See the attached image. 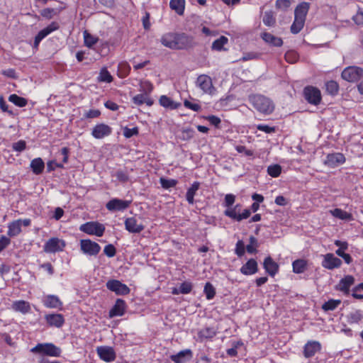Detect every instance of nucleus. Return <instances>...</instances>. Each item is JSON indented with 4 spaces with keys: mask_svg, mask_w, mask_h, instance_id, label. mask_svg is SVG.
Instances as JSON below:
<instances>
[{
    "mask_svg": "<svg viewBox=\"0 0 363 363\" xmlns=\"http://www.w3.org/2000/svg\"><path fill=\"white\" fill-rule=\"evenodd\" d=\"M228 39L225 36H221L218 39L216 40L212 44V49L220 51L223 49V46L227 44Z\"/></svg>",
    "mask_w": 363,
    "mask_h": 363,
    "instance_id": "nucleus-45",
    "label": "nucleus"
},
{
    "mask_svg": "<svg viewBox=\"0 0 363 363\" xmlns=\"http://www.w3.org/2000/svg\"><path fill=\"white\" fill-rule=\"evenodd\" d=\"M30 168L35 174H40L43 172L45 163L40 157L33 159L30 162Z\"/></svg>",
    "mask_w": 363,
    "mask_h": 363,
    "instance_id": "nucleus-34",
    "label": "nucleus"
},
{
    "mask_svg": "<svg viewBox=\"0 0 363 363\" xmlns=\"http://www.w3.org/2000/svg\"><path fill=\"white\" fill-rule=\"evenodd\" d=\"M258 247L257 240L253 237H250V244L246 246V250L248 253L253 254L257 252L256 248Z\"/></svg>",
    "mask_w": 363,
    "mask_h": 363,
    "instance_id": "nucleus-52",
    "label": "nucleus"
},
{
    "mask_svg": "<svg viewBox=\"0 0 363 363\" xmlns=\"http://www.w3.org/2000/svg\"><path fill=\"white\" fill-rule=\"evenodd\" d=\"M80 250L88 256H96L101 251V246L90 239H82L80 240Z\"/></svg>",
    "mask_w": 363,
    "mask_h": 363,
    "instance_id": "nucleus-5",
    "label": "nucleus"
},
{
    "mask_svg": "<svg viewBox=\"0 0 363 363\" xmlns=\"http://www.w3.org/2000/svg\"><path fill=\"white\" fill-rule=\"evenodd\" d=\"M114 176L117 178V179L121 182H126L129 179V176L128 173L123 170H118L117 171Z\"/></svg>",
    "mask_w": 363,
    "mask_h": 363,
    "instance_id": "nucleus-55",
    "label": "nucleus"
},
{
    "mask_svg": "<svg viewBox=\"0 0 363 363\" xmlns=\"http://www.w3.org/2000/svg\"><path fill=\"white\" fill-rule=\"evenodd\" d=\"M133 102L138 106H141L143 104H145L147 106H150L153 104V101L149 97V96L143 93L133 96Z\"/></svg>",
    "mask_w": 363,
    "mask_h": 363,
    "instance_id": "nucleus-33",
    "label": "nucleus"
},
{
    "mask_svg": "<svg viewBox=\"0 0 363 363\" xmlns=\"http://www.w3.org/2000/svg\"><path fill=\"white\" fill-rule=\"evenodd\" d=\"M354 284V278L352 275H347L340 280L335 286V289L341 291L345 295H348L350 289Z\"/></svg>",
    "mask_w": 363,
    "mask_h": 363,
    "instance_id": "nucleus-19",
    "label": "nucleus"
},
{
    "mask_svg": "<svg viewBox=\"0 0 363 363\" xmlns=\"http://www.w3.org/2000/svg\"><path fill=\"white\" fill-rule=\"evenodd\" d=\"M194 135V130L191 128H184L181 130V139L183 140H189Z\"/></svg>",
    "mask_w": 363,
    "mask_h": 363,
    "instance_id": "nucleus-51",
    "label": "nucleus"
},
{
    "mask_svg": "<svg viewBox=\"0 0 363 363\" xmlns=\"http://www.w3.org/2000/svg\"><path fill=\"white\" fill-rule=\"evenodd\" d=\"M340 300L330 299L323 303L322 308L325 311H333L340 304Z\"/></svg>",
    "mask_w": 363,
    "mask_h": 363,
    "instance_id": "nucleus-46",
    "label": "nucleus"
},
{
    "mask_svg": "<svg viewBox=\"0 0 363 363\" xmlns=\"http://www.w3.org/2000/svg\"><path fill=\"white\" fill-rule=\"evenodd\" d=\"M184 105L186 108H189L194 111H199L201 110V106L196 103H192L188 100H185Z\"/></svg>",
    "mask_w": 363,
    "mask_h": 363,
    "instance_id": "nucleus-62",
    "label": "nucleus"
},
{
    "mask_svg": "<svg viewBox=\"0 0 363 363\" xmlns=\"http://www.w3.org/2000/svg\"><path fill=\"white\" fill-rule=\"evenodd\" d=\"M326 91L331 95H335L338 92L339 86L335 81H329L325 84Z\"/></svg>",
    "mask_w": 363,
    "mask_h": 363,
    "instance_id": "nucleus-48",
    "label": "nucleus"
},
{
    "mask_svg": "<svg viewBox=\"0 0 363 363\" xmlns=\"http://www.w3.org/2000/svg\"><path fill=\"white\" fill-rule=\"evenodd\" d=\"M59 28V24L57 22H52L46 28L41 30L35 38L34 47L38 48L40 41L52 32Z\"/></svg>",
    "mask_w": 363,
    "mask_h": 363,
    "instance_id": "nucleus-20",
    "label": "nucleus"
},
{
    "mask_svg": "<svg viewBox=\"0 0 363 363\" xmlns=\"http://www.w3.org/2000/svg\"><path fill=\"white\" fill-rule=\"evenodd\" d=\"M235 253L238 257H242L245 254V245L242 240H238L235 246Z\"/></svg>",
    "mask_w": 363,
    "mask_h": 363,
    "instance_id": "nucleus-60",
    "label": "nucleus"
},
{
    "mask_svg": "<svg viewBox=\"0 0 363 363\" xmlns=\"http://www.w3.org/2000/svg\"><path fill=\"white\" fill-rule=\"evenodd\" d=\"M104 252L107 257H113L115 256L116 253V250L113 245L108 244L105 246L104 249Z\"/></svg>",
    "mask_w": 363,
    "mask_h": 363,
    "instance_id": "nucleus-57",
    "label": "nucleus"
},
{
    "mask_svg": "<svg viewBox=\"0 0 363 363\" xmlns=\"http://www.w3.org/2000/svg\"><path fill=\"white\" fill-rule=\"evenodd\" d=\"M224 214L236 221H241L250 217L251 211L249 209H245L242 213H240L239 206L236 205L233 208H228L225 211Z\"/></svg>",
    "mask_w": 363,
    "mask_h": 363,
    "instance_id": "nucleus-11",
    "label": "nucleus"
},
{
    "mask_svg": "<svg viewBox=\"0 0 363 363\" xmlns=\"http://www.w3.org/2000/svg\"><path fill=\"white\" fill-rule=\"evenodd\" d=\"M193 288V285L189 281H184L179 286V292H181L182 294H189Z\"/></svg>",
    "mask_w": 363,
    "mask_h": 363,
    "instance_id": "nucleus-54",
    "label": "nucleus"
},
{
    "mask_svg": "<svg viewBox=\"0 0 363 363\" xmlns=\"http://www.w3.org/2000/svg\"><path fill=\"white\" fill-rule=\"evenodd\" d=\"M96 352L101 359L106 362H111L116 359V352L111 347L100 346L96 348Z\"/></svg>",
    "mask_w": 363,
    "mask_h": 363,
    "instance_id": "nucleus-18",
    "label": "nucleus"
},
{
    "mask_svg": "<svg viewBox=\"0 0 363 363\" xmlns=\"http://www.w3.org/2000/svg\"><path fill=\"white\" fill-rule=\"evenodd\" d=\"M97 79L100 82L111 83L113 81V77L106 68L101 69Z\"/></svg>",
    "mask_w": 363,
    "mask_h": 363,
    "instance_id": "nucleus-42",
    "label": "nucleus"
},
{
    "mask_svg": "<svg viewBox=\"0 0 363 363\" xmlns=\"http://www.w3.org/2000/svg\"><path fill=\"white\" fill-rule=\"evenodd\" d=\"M187 354L190 357L191 356V351L190 350H182L176 354H172L170 356V359L175 363H183Z\"/></svg>",
    "mask_w": 363,
    "mask_h": 363,
    "instance_id": "nucleus-38",
    "label": "nucleus"
},
{
    "mask_svg": "<svg viewBox=\"0 0 363 363\" xmlns=\"http://www.w3.org/2000/svg\"><path fill=\"white\" fill-rule=\"evenodd\" d=\"M218 333V329L213 326H207L199 330L197 333V341L203 342L208 340H212Z\"/></svg>",
    "mask_w": 363,
    "mask_h": 363,
    "instance_id": "nucleus-17",
    "label": "nucleus"
},
{
    "mask_svg": "<svg viewBox=\"0 0 363 363\" xmlns=\"http://www.w3.org/2000/svg\"><path fill=\"white\" fill-rule=\"evenodd\" d=\"M161 44L172 50H186L194 45L193 38L184 33L168 32L160 38Z\"/></svg>",
    "mask_w": 363,
    "mask_h": 363,
    "instance_id": "nucleus-1",
    "label": "nucleus"
},
{
    "mask_svg": "<svg viewBox=\"0 0 363 363\" xmlns=\"http://www.w3.org/2000/svg\"><path fill=\"white\" fill-rule=\"evenodd\" d=\"M44 319L48 327L61 328L65 322V317L61 313H50L44 315Z\"/></svg>",
    "mask_w": 363,
    "mask_h": 363,
    "instance_id": "nucleus-9",
    "label": "nucleus"
},
{
    "mask_svg": "<svg viewBox=\"0 0 363 363\" xmlns=\"http://www.w3.org/2000/svg\"><path fill=\"white\" fill-rule=\"evenodd\" d=\"M291 2L290 0H277L276 7L279 9L286 11L290 7Z\"/></svg>",
    "mask_w": 363,
    "mask_h": 363,
    "instance_id": "nucleus-56",
    "label": "nucleus"
},
{
    "mask_svg": "<svg viewBox=\"0 0 363 363\" xmlns=\"http://www.w3.org/2000/svg\"><path fill=\"white\" fill-rule=\"evenodd\" d=\"M84 45L91 48L94 46L98 41L99 38L90 34L87 30H84L83 32Z\"/></svg>",
    "mask_w": 363,
    "mask_h": 363,
    "instance_id": "nucleus-39",
    "label": "nucleus"
},
{
    "mask_svg": "<svg viewBox=\"0 0 363 363\" xmlns=\"http://www.w3.org/2000/svg\"><path fill=\"white\" fill-rule=\"evenodd\" d=\"M330 213L335 218L344 220H350L352 219V215L340 208H335L330 211Z\"/></svg>",
    "mask_w": 363,
    "mask_h": 363,
    "instance_id": "nucleus-36",
    "label": "nucleus"
},
{
    "mask_svg": "<svg viewBox=\"0 0 363 363\" xmlns=\"http://www.w3.org/2000/svg\"><path fill=\"white\" fill-rule=\"evenodd\" d=\"M306 100L311 104L318 105L321 101V94L318 89L306 86L303 91Z\"/></svg>",
    "mask_w": 363,
    "mask_h": 363,
    "instance_id": "nucleus-10",
    "label": "nucleus"
},
{
    "mask_svg": "<svg viewBox=\"0 0 363 363\" xmlns=\"http://www.w3.org/2000/svg\"><path fill=\"white\" fill-rule=\"evenodd\" d=\"M40 14L43 17L50 19L56 14V11L54 9L46 8L41 11Z\"/></svg>",
    "mask_w": 363,
    "mask_h": 363,
    "instance_id": "nucleus-58",
    "label": "nucleus"
},
{
    "mask_svg": "<svg viewBox=\"0 0 363 363\" xmlns=\"http://www.w3.org/2000/svg\"><path fill=\"white\" fill-rule=\"evenodd\" d=\"M105 229L104 225L96 221L86 222L79 226L80 231L97 237H101L105 232Z\"/></svg>",
    "mask_w": 363,
    "mask_h": 363,
    "instance_id": "nucleus-4",
    "label": "nucleus"
},
{
    "mask_svg": "<svg viewBox=\"0 0 363 363\" xmlns=\"http://www.w3.org/2000/svg\"><path fill=\"white\" fill-rule=\"evenodd\" d=\"M261 37L265 43L272 45L281 47L283 45V40L281 38L276 37L269 33H262Z\"/></svg>",
    "mask_w": 363,
    "mask_h": 363,
    "instance_id": "nucleus-29",
    "label": "nucleus"
},
{
    "mask_svg": "<svg viewBox=\"0 0 363 363\" xmlns=\"http://www.w3.org/2000/svg\"><path fill=\"white\" fill-rule=\"evenodd\" d=\"M12 309L26 314L30 311V306L28 301L23 300L16 301L12 303Z\"/></svg>",
    "mask_w": 363,
    "mask_h": 363,
    "instance_id": "nucleus-30",
    "label": "nucleus"
},
{
    "mask_svg": "<svg viewBox=\"0 0 363 363\" xmlns=\"http://www.w3.org/2000/svg\"><path fill=\"white\" fill-rule=\"evenodd\" d=\"M131 203V201L120 199H112L106 204V208L110 211H122L127 209Z\"/></svg>",
    "mask_w": 363,
    "mask_h": 363,
    "instance_id": "nucleus-15",
    "label": "nucleus"
},
{
    "mask_svg": "<svg viewBox=\"0 0 363 363\" xmlns=\"http://www.w3.org/2000/svg\"><path fill=\"white\" fill-rule=\"evenodd\" d=\"M305 21H304L303 19H301V18H296L294 16V21L292 25L291 26V32L293 34L298 33L303 28Z\"/></svg>",
    "mask_w": 363,
    "mask_h": 363,
    "instance_id": "nucleus-41",
    "label": "nucleus"
},
{
    "mask_svg": "<svg viewBox=\"0 0 363 363\" xmlns=\"http://www.w3.org/2000/svg\"><path fill=\"white\" fill-rule=\"evenodd\" d=\"M199 186L200 183L199 182H194L187 189L186 199L189 204H193L194 203V196L199 190Z\"/></svg>",
    "mask_w": 363,
    "mask_h": 363,
    "instance_id": "nucleus-32",
    "label": "nucleus"
},
{
    "mask_svg": "<svg viewBox=\"0 0 363 363\" xmlns=\"http://www.w3.org/2000/svg\"><path fill=\"white\" fill-rule=\"evenodd\" d=\"M30 352L35 354L46 355L50 357H60L61 349L53 343H38L30 350Z\"/></svg>",
    "mask_w": 363,
    "mask_h": 363,
    "instance_id": "nucleus-3",
    "label": "nucleus"
},
{
    "mask_svg": "<svg viewBox=\"0 0 363 363\" xmlns=\"http://www.w3.org/2000/svg\"><path fill=\"white\" fill-rule=\"evenodd\" d=\"M292 267L295 274L303 273L307 268V261L303 259H296L292 262Z\"/></svg>",
    "mask_w": 363,
    "mask_h": 363,
    "instance_id": "nucleus-35",
    "label": "nucleus"
},
{
    "mask_svg": "<svg viewBox=\"0 0 363 363\" xmlns=\"http://www.w3.org/2000/svg\"><path fill=\"white\" fill-rule=\"evenodd\" d=\"M203 291L208 300H211L216 295L215 288L209 282L205 284Z\"/></svg>",
    "mask_w": 363,
    "mask_h": 363,
    "instance_id": "nucleus-49",
    "label": "nucleus"
},
{
    "mask_svg": "<svg viewBox=\"0 0 363 363\" xmlns=\"http://www.w3.org/2000/svg\"><path fill=\"white\" fill-rule=\"evenodd\" d=\"M159 101H160V104L162 106H163L166 108H169L171 110L177 109L180 106L179 103H177V102L173 101L171 98H169L165 95L161 96Z\"/></svg>",
    "mask_w": 363,
    "mask_h": 363,
    "instance_id": "nucleus-31",
    "label": "nucleus"
},
{
    "mask_svg": "<svg viewBox=\"0 0 363 363\" xmlns=\"http://www.w3.org/2000/svg\"><path fill=\"white\" fill-rule=\"evenodd\" d=\"M309 9V3L305 1L300 3L295 9L294 16L306 21V17Z\"/></svg>",
    "mask_w": 363,
    "mask_h": 363,
    "instance_id": "nucleus-28",
    "label": "nucleus"
},
{
    "mask_svg": "<svg viewBox=\"0 0 363 363\" xmlns=\"http://www.w3.org/2000/svg\"><path fill=\"white\" fill-rule=\"evenodd\" d=\"M126 310V303L125 301L121 298H118L116 301L114 306L109 311V318H113L116 316H122Z\"/></svg>",
    "mask_w": 363,
    "mask_h": 363,
    "instance_id": "nucleus-24",
    "label": "nucleus"
},
{
    "mask_svg": "<svg viewBox=\"0 0 363 363\" xmlns=\"http://www.w3.org/2000/svg\"><path fill=\"white\" fill-rule=\"evenodd\" d=\"M30 224L31 220L30 218L17 219L13 220L8 224L7 235L9 237H16L21 233L22 226L28 227L30 225Z\"/></svg>",
    "mask_w": 363,
    "mask_h": 363,
    "instance_id": "nucleus-6",
    "label": "nucleus"
},
{
    "mask_svg": "<svg viewBox=\"0 0 363 363\" xmlns=\"http://www.w3.org/2000/svg\"><path fill=\"white\" fill-rule=\"evenodd\" d=\"M169 6L179 15H182L184 11L185 0H170Z\"/></svg>",
    "mask_w": 363,
    "mask_h": 363,
    "instance_id": "nucleus-37",
    "label": "nucleus"
},
{
    "mask_svg": "<svg viewBox=\"0 0 363 363\" xmlns=\"http://www.w3.org/2000/svg\"><path fill=\"white\" fill-rule=\"evenodd\" d=\"M362 75L363 69L355 66L345 68L341 74L343 79L350 82L359 80Z\"/></svg>",
    "mask_w": 363,
    "mask_h": 363,
    "instance_id": "nucleus-7",
    "label": "nucleus"
},
{
    "mask_svg": "<svg viewBox=\"0 0 363 363\" xmlns=\"http://www.w3.org/2000/svg\"><path fill=\"white\" fill-rule=\"evenodd\" d=\"M118 69L127 76L130 71V66L126 62H122L118 65Z\"/></svg>",
    "mask_w": 363,
    "mask_h": 363,
    "instance_id": "nucleus-63",
    "label": "nucleus"
},
{
    "mask_svg": "<svg viewBox=\"0 0 363 363\" xmlns=\"http://www.w3.org/2000/svg\"><path fill=\"white\" fill-rule=\"evenodd\" d=\"M321 345L318 341H308L303 347V355L306 358H310L320 351Z\"/></svg>",
    "mask_w": 363,
    "mask_h": 363,
    "instance_id": "nucleus-25",
    "label": "nucleus"
},
{
    "mask_svg": "<svg viewBox=\"0 0 363 363\" xmlns=\"http://www.w3.org/2000/svg\"><path fill=\"white\" fill-rule=\"evenodd\" d=\"M264 268L272 277H274L279 271V265L271 257H267L264 260Z\"/></svg>",
    "mask_w": 363,
    "mask_h": 363,
    "instance_id": "nucleus-26",
    "label": "nucleus"
},
{
    "mask_svg": "<svg viewBox=\"0 0 363 363\" xmlns=\"http://www.w3.org/2000/svg\"><path fill=\"white\" fill-rule=\"evenodd\" d=\"M354 22L358 26L363 25V12L362 11H358L356 15H354L352 18Z\"/></svg>",
    "mask_w": 363,
    "mask_h": 363,
    "instance_id": "nucleus-64",
    "label": "nucleus"
},
{
    "mask_svg": "<svg viewBox=\"0 0 363 363\" xmlns=\"http://www.w3.org/2000/svg\"><path fill=\"white\" fill-rule=\"evenodd\" d=\"M112 128L105 123H98L94 126L91 130V135L96 139H103L110 135Z\"/></svg>",
    "mask_w": 363,
    "mask_h": 363,
    "instance_id": "nucleus-16",
    "label": "nucleus"
},
{
    "mask_svg": "<svg viewBox=\"0 0 363 363\" xmlns=\"http://www.w3.org/2000/svg\"><path fill=\"white\" fill-rule=\"evenodd\" d=\"M160 183L164 189H169L177 185V181L175 179H167L163 177L160 179Z\"/></svg>",
    "mask_w": 363,
    "mask_h": 363,
    "instance_id": "nucleus-53",
    "label": "nucleus"
},
{
    "mask_svg": "<svg viewBox=\"0 0 363 363\" xmlns=\"http://www.w3.org/2000/svg\"><path fill=\"white\" fill-rule=\"evenodd\" d=\"M363 318V311L356 310L351 312L348 315V321L350 323H357Z\"/></svg>",
    "mask_w": 363,
    "mask_h": 363,
    "instance_id": "nucleus-44",
    "label": "nucleus"
},
{
    "mask_svg": "<svg viewBox=\"0 0 363 363\" xmlns=\"http://www.w3.org/2000/svg\"><path fill=\"white\" fill-rule=\"evenodd\" d=\"M345 162L343 154L340 152L328 154L325 160V164L330 168H334Z\"/></svg>",
    "mask_w": 363,
    "mask_h": 363,
    "instance_id": "nucleus-21",
    "label": "nucleus"
},
{
    "mask_svg": "<svg viewBox=\"0 0 363 363\" xmlns=\"http://www.w3.org/2000/svg\"><path fill=\"white\" fill-rule=\"evenodd\" d=\"M101 115V112L98 109H90L86 111L84 114L86 118H98Z\"/></svg>",
    "mask_w": 363,
    "mask_h": 363,
    "instance_id": "nucleus-61",
    "label": "nucleus"
},
{
    "mask_svg": "<svg viewBox=\"0 0 363 363\" xmlns=\"http://www.w3.org/2000/svg\"><path fill=\"white\" fill-rule=\"evenodd\" d=\"M26 143L23 140H18V142L14 143L13 144V149L16 152H21L23 151L26 149Z\"/></svg>",
    "mask_w": 363,
    "mask_h": 363,
    "instance_id": "nucleus-59",
    "label": "nucleus"
},
{
    "mask_svg": "<svg viewBox=\"0 0 363 363\" xmlns=\"http://www.w3.org/2000/svg\"><path fill=\"white\" fill-rule=\"evenodd\" d=\"M42 302L43 306L48 308H55L61 310L62 308V302L60 298L55 295H46L43 297Z\"/></svg>",
    "mask_w": 363,
    "mask_h": 363,
    "instance_id": "nucleus-22",
    "label": "nucleus"
},
{
    "mask_svg": "<svg viewBox=\"0 0 363 363\" xmlns=\"http://www.w3.org/2000/svg\"><path fill=\"white\" fill-rule=\"evenodd\" d=\"M240 272L245 275H252L257 272V263L254 259H249L241 268Z\"/></svg>",
    "mask_w": 363,
    "mask_h": 363,
    "instance_id": "nucleus-27",
    "label": "nucleus"
},
{
    "mask_svg": "<svg viewBox=\"0 0 363 363\" xmlns=\"http://www.w3.org/2000/svg\"><path fill=\"white\" fill-rule=\"evenodd\" d=\"M321 265L325 269L333 270L340 268L342 265V261L333 253H327L323 255Z\"/></svg>",
    "mask_w": 363,
    "mask_h": 363,
    "instance_id": "nucleus-12",
    "label": "nucleus"
},
{
    "mask_svg": "<svg viewBox=\"0 0 363 363\" xmlns=\"http://www.w3.org/2000/svg\"><path fill=\"white\" fill-rule=\"evenodd\" d=\"M65 245V242L63 240L52 238L45 243L43 249L45 252L55 253L62 251Z\"/></svg>",
    "mask_w": 363,
    "mask_h": 363,
    "instance_id": "nucleus-8",
    "label": "nucleus"
},
{
    "mask_svg": "<svg viewBox=\"0 0 363 363\" xmlns=\"http://www.w3.org/2000/svg\"><path fill=\"white\" fill-rule=\"evenodd\" d=\"M152 90L153 85L150 82L147 80L140 81L139 91L141 93L149 96V94L152 91Z\"/></svg>",
    "mask_w": 363,
    "mask_h": 363,
    "instance_id": "nucleus-43",
    "label": "nucleus"
},
{
    "mask_svg": "<svg viewBox=\"0 0 363 363\" xmlns=\"http://www.w3.org/2000/svg\"><path fill=\"white\" fill-rule=\"evenodd\" d=\"M196 86L205 94H212L215 91L211 78L206 74L198 77Z\"/></svg>",
    "mask_w": 363,
    "mask_h": 363,
    "instance_id": "nucleus-13",
    "label": "nucleus"
},
{
    "mask_svg": "<svg viewBox=\"0 0 363 363\" xmlns=\"http://www.w3.org/2000/svg\"><path fill=\"white\" fill-rule=\"evenodd\" d=\"M250 104L259 113L264 115L272 113L274 110L273 101L262 94H254L249 96Z\"/></svg>",
    "mask_w": 363,
    "mask_h": 363,
    "instance_id": "nucleus-2",
    "label": "nucleus"
},
{
    "mask_svg": "<svg viewBox=\"0 0 363 363\" xmlns=\"http://www.w3.org/2000/svg\"><path fill=\"white\" fill-rule=\"evenodd\" d=\"M124 224L125 230L131 233H140L145 228V226L141 223H138L135 217L126 218Z\"/></svg>",
    "mask_w": 363,
    "mask_h": 363,
    "instance_id": "nucleus-23",
    "label": "nucleus"
},
{
    "mask_svg": "<svg viewBox=\"0 0 363 363\" xmlns=\"http://www.w3.org/2000/svg\"><path fill=\"white\" fill-rule=\"evenodd\" d=\"M106 286L108 290L115 292L117 295H127L130 293L128 286L116 279L108 281Z\"/></svg>",
    "mask_w": 363,
    "mask_h": 363,
    "instance_id": "nucleus-14",
    "label": "nucleus"
},
{
    "mask_svg": "<svg viewBox=\"0 0 363 363\" xmlns=\"http://www.w3.org/2000/svg\"><path fill=\"white\" fill-rule=\"evenodd\" d=\"M262 21L267 26H273L276 22L273 13L272 11H266L263 16Z\"/></svg>",
    "mask_w": 363,
    "mask_h": 363,
    "instance_id": "nucleus-47",
    "label": "nucleus"
},
{
    "mask_svg": "<svg viewBox=\"0 0 363 363\" xmlns=\"http://www.w3.org/2000/svg\"><path fill=\"white\" fill-rule=\"evenodd\" d=\"M9 101L18 107H24L28 104L27 99L16 94H11L9 97Z\"/></svg>",
    "mask_w": 363,
    "mask_h": 363,
    "instance_id": "nucleus-40",
    "label": "nucleus"
},
{
    "mask_svg": "<svg viewBox=\"0 0 363 363\" xmlns=\"http://www.w3.org/2000/svg\"><path fill=\"white\" fill-rule=\"evenodd\" d=\"M281 172V167L279 164L270 165L267 168V173L272 177H277Z\"/></svg>",
    "mask_w": 363,
    "mask_h": 363,
    "instance_id": "nucleus-50",
    "label": "nucleus"
}]
</instances>
